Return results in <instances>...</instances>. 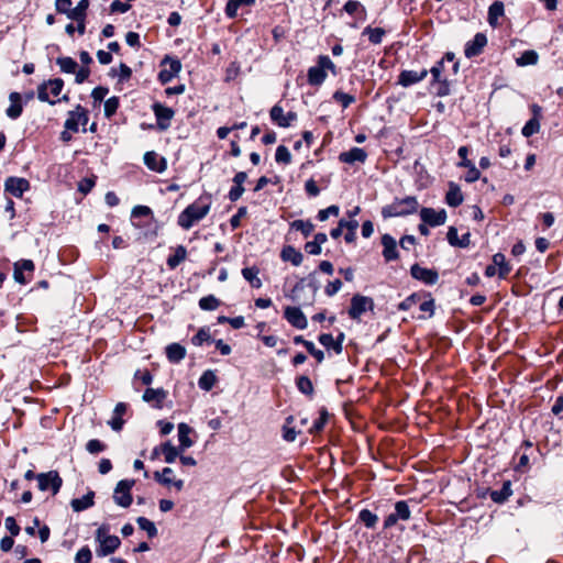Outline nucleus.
I'll list each match as a JSON object with an SVG mask.
<instances>
[{
  "label": "nucleus",
  "mask_w": 563,
  "mask_h": 563,
  "mask_svg": "<svg viewBox=\"0 0 563 563\" xmlns=\"http://www.w3.org/2000/svg\"><path fill=\"white\" fill-rule=\"evenodd\" d=\"M95 493L92 490L88 492L81 498H75L71 500L70 505L74 511L80 512L93 506L95 501Z\"/></svg>",
  "instance_id": "obj_27"
},
{
  "label": "nucleus",
  "mask_w": 563,
  "mask_h": 563,
  "mask_svg": "<svg viewBox=\"0 0 563 563\" xmlns=\"http://www.w3.org/2000/svg\"><path fill=\"white\" fill-rule=\"evenodd\" d=\"M332 98L341 103V106L346 109L347 107H350L353 102H355V97L350 95V93H346V92H343V91H335L332 96Z\"/></svg>",
  "instance_id": "obj_56"
},
{
  "label": "nucleus",
  "mask_w": 563,
  "mask_h": 563,
  "mask_svg": "<svg viewBox=\"0 0 563 563\" xmlns=\"http://www.w3.org/2000/svg\"><path fill=\"white\" fill-rule=\"evenodd\" d=\"M166 356L172 363H179L186 356V349L179 343H172L166 347Z\"/></svg>",
  "instance_id": "obj_30"
},
{
  "label": "nucleus",
  "mask_w": 563,
  "mask_h": 563,
  "mask_svg": "<svg viewBox=\"0 0 563 563\" xmlns=\"http://www.w3.org/2000/svg\"><path fill=\"white\" fill-rule=\"evenodd\" d=\"M374 309V300L371 297L356 294L351 299L349 316L353 320H358L367 310Z\"/></svg>",
  "instance_id": "obj_9"
},
{
  "label": "nucleus",
  "mask_w": 563,
  "mask_h": 563,
  "mask_svg": "<svg viewBox=\"0 0 563 563\" xmlns=\"http://www.w3.org/2000/svg\"><path fill=\"white\" fill-rule=\"evenodd\" d=\"M56 64L59 66L60 70L65 74H74L78 68L77 62L69 57L63 56L56 59Z\"/></svg>",
  "instance_id": "obj_39"
},
{
  "label": "nucleus",
  "mask_w": 563,
  "mask_h": 563,
  "mask_svg": "<svg viewBox=\"0 0 563 563\" xmlns=\"http://www.w3.org/2000/svg\"><path fill=\"white\" fill-rule=\"evenodd\" d=\"M444 70L443 59L438 60L430 69L432 80L434 82H445V79L442 78V73Z\"/></svg>",
  "instance_id": "obj_60"
},
{
  "label": "nucleus",
  "mask_w": 563,
  "mask_h": 563,
  "mask_svg": "<svg viewBox=\"0 0 563 563\" xmlns=\"http://www.w3.org/2000/svg\"><path fill=\"white\" fill-rule=\"evenodd\" d=\"M428 73L429 71L426 68H423L421 71L402 70L398 76L397 84L402 87H409L422 81L427 77Z\"/></svg>",
  "instance_id": "obj_19"
},
{
  "label": "nucleus",
  "mask_w": 563,
  "mask_h": 563,
  "mask_svg": "<svg viewBox=\"0 0 563 563\" xmlns=\"http://www.w3.org/2000/svg\"><path fill=\"white\" fill-rule=\"evenodd\" d=\"M174 471L170 467H164L162 472H155L154 478L162 485L169 486L172 485V478Z\"/></svg>",
  "instance_id": "obj_57"
},
{
  "label": "nucleus",
  "mask_w": 563,
  "mask_h": 563,
  "mask_svg": "<svg viewBox=\"0 0 563 563\" xmlns=\"http://www.w3.org/2000/svg\"><path fill=\"white\" fill-rule=\"evenodd\" d=\"M367 158V153L361 147H352L346 152L339 155L341 163L353 165L354 163H364Z\"/></svg>",
  "instance_id": "obj_22"
},
{
  "label": "nucleus",
  "mask_w": 563,
  "mask_h": 563,
  "mask_svg": "<svg viewBox=\"0 0 563 563\" xmlns=\"http://www.w3.org/2000/svg\"><path fill=\"white\" fill-rule=\"evenodd\" d=\"M128 410V405L125 402H118L113 409V415L111 420L108 422L112 430L120 431L123 428L124 420L122 419L123 415Z\"/></svg>",
  "instance_id": "obj_25"
},
{
  "label": "nucleus",
  "mask_w": 563,
  "mask_h": 563,
  "mask_svg": "<svg viewBox=\"0 0 563 563\" xmlns=\"http://www.w3.org/2000/svg\"><path fill=\"white\" fill-rule=\"evenodd\" d=\"M342 282L340 279H334L329 282L324 287V294L328 297H333L335 294H338L342 288Z\"/></svg>",
  "instance_id": "obj_63"
},
{
  "label": "nucleus",
  "mask_w": 563,
  "mask_h": 563,
  "mask_svg": "<svg viewBox=\"0 0 563 563\" xmlns=\"http://www.w3.org/2000/svg\"><path fill=\"white\" fill-rule=\"evenodd\" d=\"M363 34H367L368 35V40L372 44H380L382 41H383V37L385 35V30L382 29V27H371V26H367L364 29V32Z\"/></svg>",
  "instance_id": "obj_48"
},
{
  "label": "nucleus",
  "mask_w": 563,
  "mask_h": 563,
  "mask_svg": "<svg viewBox=\"0 0 563 563\" xmlns=\"http://www.w3.org/2000/svg\"><path fill=\"white\" fill-rule=\"evenodd\" d=\"M136 522L140 527V529L146 531L148 538H154L157 536V528L155 527L154 522L145 517H139L136 519Z\"/></svg>",
  "instance_id": "obj_49"
},
{
  "label": "nucleus",
  "mask_w": 563,
  "mask_h": 563,
  "mask_svg": "<svg viewBox=\"0 0 563 563\" xmlns=\"http://www.w3.org/2000/svg\"><path fill=\"white\" fill-rule=\"evenodd\" d=\"M144 164L148 169L156 173H163L167 168L166 159L154 151H148L144 154Z\"/></svg>",
  "instance_id": "obj_20"
},
{
  "label": "nucleus",
  "mask_w": 563,
  "mask_h": 563,
  "mask_svg": "<svg viewBox=\"0 0 563 563\" xmlns=\"http://www.w3.org/2000/svg\"><path fill=\"white\" fill-rule=\"evenodd\" d=\"M89 7L88 0H80L78 4L70 10L69 18L70 20H85L86 19V11Z\"/></svg>",
  "instance_id": "obj_44"
},
{
  "label": "nucleus",
  "mask_w": 563,
  "mask_h": 563,
  "mask_svg": "<svg viewBox=\"0 0 563 563\" xmlns=\"http://www.w3.org/2000/svg\"><path fill=\"white\" fill-rule=\"evenodd\" d=\"M220 303V300L213 295L205 296L198 302L199 308L205 311H213L219 308Z\"/></svg>",
  "instance_id": "obj_45"
},
{
  "label": "nucleus",
  "mask_w": 563,
  "mask_h": 563,
  "mask_svg": "<svg viewBox=\"0 0 563 563\" xmlns=\"http://www.w3.org/2000/svg\"><path fill=\"white\" fill-rule=\"evenodd\" d=\"M280 257L285 262H290L294 266H299L303 260L302 254L290 245L282 250Z\"/></svg>",
  "instance_id": "obj_29"
},
{
  "label": "nucleus",
  "mask_w": 563,
  "mask_h": 563,
  "mask_svg": "<svg viewBox=\"0 0 563 563\" xmlns=\"http://www.w3.org/2000/svg\"><path fill=\"white\" fill-rule=\"evenodd\" d=\"M30 190V181L23 177H8L4 180V191L21 198L25 191Z\"/></svg>",
  "instance_id": "obj_12"
},
{
  "label": "nucleus",
  "mask_w": 563,
  "mask_h": 563,
  "mask_svg": "<svg viewBox=\"0 0 563 563\" xmlns=\"http://www.w3.org/2000/svg\"><path fill=\"white\" fill-rule=\"evenodd\" d=\"M255 3V0H228L224 12L229 19H234L238 15V11L242 7H251Z\"/></svg>",
  "instance_id": "obj_28"
},
{
  "label": "nucleus",
  "mask_w": 563,
  "mask_h": 563,
  "mask_svg": "<svg viewBox=\"0 0 563 563\" xmlns=\"http://www.w3.org/2000/svg\"><path fill=\"white\" fill-rule=\"evenodd\" d=\"M88 120V111L82 106L77 104L74 110L68 112L64 128L70 130L73 133H77L79 125L85 126Z\"/></svg>",
  "instance_id": "obj_10"
},
{
  "label": "nucleus",
  "mask_w": 563,
  "mask_h": 563,
  "mask_svg": "<svg viewBox=\"0 0 563 563\" xmlns=\"http://www.w3.org/2000/svg\"><path fill=\"white\" fill-rule=\"evenodd\" d=\"M463 200H464V197H463L460 186L456 185L455 183L451 181L449 184V190L445 195V202L450 207L455 208V207H459L460 205H462Z\"/></svg>",
  "instance_id": "obj_26"
},
{
  "label": "nucleus",
  "mask_w": 563,
  "mask_h": 563,
  "mask_svg": "<svg viewBox=\"0 0 563 563\" xmlns=\"http://www.w3.org/2000/svg\"><path fill=\"white\" fill-rule=\"evenodd\" d=\"M291 229L302 233L305 238H308L314 230V225L311 221L307 220H295L290 224Z\"/></svg>",
  "instance_id": "obj_43"
},
{
  "label": "nucleus",
  "mask_w": 563,
  "mask_h": 563,
  "mask_svg": "<svg viewBox=\"0 0 563 563\" xmlns=\"http://www.w3.org/2000/svg\"><path fill=\"white\" fill-rule=\"evenodd\" d=\"M493 264L498 268V276L500 278H506L511 272V267L507 263L503 253H496L493 255Z\"/></svg>",
  "instance_id": "obj_35"
},
{
  "label": "nucleus",
  "mask_w": 563,
  "mask_h": 563,
  "mask_svg": "<svg viewBox=\"0 0 563 563\" xmlns=\"http://www.w3.org/2000/svg\"><path fill=\"white\" fill-rule=\"evenodd\" d=\"M395 512L396 516L402 521L409 520L411 516L410 508L406 500H399L395 504Z\"/></svg>",
  "instance_id": "obj_51"
},
{
  "label": "nucleus",
  "mask_w": 563,
  "mask_h": 563,
  "mask_svg": "<svg viewBox=\"0 0 563 563\" xmlns=\"http://www.w3.org/2000/svg\"><path fill=\"white\" fill-rule=\"evenodd\" d=\"M210 208L211 197L200 196L179 213L177 224L184 230H189L209 213Z\"/></svg>",
  "instance_id": "obj_1"
},
{
  "label": "nucleus",
  "mask_w": 563,
  "mask_h": 563,
  "mask_svg": "<svg viewBox=\"0 0 563 563\" xmlns=\"http://www.w3.org/2000/svg\"><path fill=\"white\" fill-rule=\"evenodd\" d=\"M109 528L101 526L96 532V539L100 543L97 554L99 556H107L112 554L121 544L119 537L108 534Z\"/></svg>",
  "instance_id": "obj_5"
},
{
  "label": "nucleus",
  "mask_w": 563,
  "mask_h": 563,
  "mask_svg": "<svg viewBox=\"0 0 563 563\" xmlns=\"http://www.w3.org/2000/svg\"><path fill=\"white\" fill-rule=\"evenodd\" d=\"M505 8L501 1H495L488 8L487 21L490 26L495 27L498 25V19L504 15Z\"/></svg>",
  "instance_id": "obj_31"
},
{
  "label": "nucleus",
  "mask_w": 563,
  "mask_h": 563,
  "mask_svg": "<svg viewBox=\"0 0 563 563\" xmlns=\"http://www.w3.org/2000/svg\"><path fill=\"white\" fill-rule=\"evenodd\" d=\"M421 298H422V295L418 294V292H415V294H411L410 296H408L407 298H405L399 305H398V309L399 310H402V311H406V310H409L411 309L413 306H416L417 303H419L421 301Z\"/></svg>",
  "instance_id": "obj_54"
},
{
  "label": "nucleus",
  "mask_w": 563,
  "mask_h": 563,
  "mask_svg": "<svg viewBox=\"0 0 563 563\" xmlns=\"http://www.w3.org/2000/svg\"><path fill=\"white\" fill-rule=\"evenodd\" d=\"M319 343L324 346L327 350H333L336 354H341L343 346L340 342H336L335 339L330 333H322L318 338Z\"/></svg>",
  "instance_id": "obj_36"
},
{
  "label": "nucleus",
  "mask_w": 563,
  "mask_h": 563,
  "mask_svg": "<svg viewBox=\"0 0 563 563\" xmlns=\"http://www.w3.org/2000/svg\"><path fill=\"white\" fill-rule=\"evenodd\" d=\"M511 494H512L511 482L506 481L503 483V486L500 489L490 492V498L495 503L503 504L511 496Z\"/></svg>",
  "instance_id": "obj_32"
},
{
  "label": "nucleus",
  "mask_w": 563,
  "mask_h": 563,
  "mask_svg": "<svg viewBox=\"0 0 563 563\" xmlns=\"http://www.w3.org/2000/svg\"><path fill=\"white\" fill-rule=\"evenodd\" d=\"M187 257V250L185 246L183 245H178L176 249H175V252L174 254L169 255L167 257V266L170 268V269H175L181 262H184Z\"/></svg>",
  "instance_id": "obj_34"
},
{
  "label": "nucleus",
  "mask_w": 563,
  "mask_h": 563,
  "mask_svg": "<svg viewBox=\"0 0 563 563\" xmlns=\"http://www.w3.org/2000/svg\"><path fill=\"white\" fill-rule=\"evenodd\" d=\"M190 432L191 428L187 423L181 422L178 424V440L181 450L192 446L194 442L189 438Z\"/></svg>",
  "instance_id": "obj_37"
},
{
  "label": "nucleus",
  "mask_w": 563,
  "mask_h": 563,
  "mask_svg": "<svg viewBox=\"0 0 563 563\" xmlns=\"http://www.w3.org/2000/svg\"><path fill=\"white\" fill-rule=\"evenodd\" d=\"M486 45V35L484 33H476L474 38L466 43L464 54L467 58L478 56Z\"/></svg>",
  "instance_id": "obj_18"
},
{
  "label": "nucleus",
  "mask_w": 563,
  "mask_h": 563,
  "mask_svg": "<svg viewBox=\"0 0 563 563\" xmlns=\"http://www.w3.org/2000/svg\"><path fill=\"white\" fill-rule=\"evenodd\" d=\"M258 274H260V269L256 266L244 267L242 269V276L244 277L245 280H247L250 283V285L253 288L262 287V280L258 277Z\"/></svg>",
  "instance_id": "obj_33"
},
{
  "label": "nucleus",
  "mask_w": 563,
  "mask_h": 563,
  "mask_svg": "<svg viewBox=\"0 0 563 563\" xmlns=\"http://www.w3.org/2000/svg\"><path fill=\"white\" fill-rule=\"evenodd\" d=\"M358 520L368 529H374L377 525L378 517L368 509H362L358 512Z\"/></svg>",
  "instance_id": "obj_40"
},
{
  "label": "nucleus",
  "mask_w": 563,
  "mask_h": 563,
  "mask_svg": "<svg viewBox=\"0 0 563 563\" xmlns=\"http://www.w3.org/2000/svg\"><path fill=\"white\" fill-rule=\"evenodd\" d=\"M211 340L210 331L207 328H201L198 332L191 338V343L196 346H201L203 343L209 342Z\"/></svg>",
  "instance_id": "obj_55"
},
{
  "label": "nucleus",
  "mask_w": 563,
  "mask_h": 563,
  "mask_svg": "<svg viewBox=\"0 0 563 563\" xmlns=\"http://www.w3.org/2000/svg\"><path fill=\"white\" fill-rule=\"evenodd\" d=\"M294 421V417L289 416L286 418V422L283 427V439L287 442H294L297 438V431L290 424Z\"/></svg>",
  "instance_id": "obj_50"
},
{
  "label": "nucleus",
  "mask_w": 563,
  "mask_h": 563,
  "mask_svg": "<svg viewBox=\"0 0 563 563\" xmlns=\"http://www.w3.org/2000/svg\"><path fill=\"white\" fill-rule=\"evenodd\" d=\"M162 453L164 455L166 463H173L177 459L179 452L176 446H174L170 442H166L162 444Z\"/></svg>",
  "instance_id": "obj_52"
},
{
  "label": "nucleus",
  "mask_w": 563,
  "mask_h": 563,
  "mask_svg": "<svg viewBox=\"0 0 563 563\" xmlns=\"http://www.w3.org/2000/svg\"><path fill=\"white\" fill-rule=\"evenodd\" d=\"M284 318L296 329L305 330L308 327V320L299 307L287 306Z\"/></svg>",
  "instance_id": "obj_16"
},
{
  "label": "nucleus",
  "mask_w": 563,
  "mask_h": 563,
  "mask_svg": "<svg viewBox=\"0 0 563 563\" xmlns=\"http://www.w3.org/2000/svg\"><path fill=\"white\" fill-rule=\"evenodd\" d=\"M423 297H428L427 300L420 302L419 305V309L420 311L422 312H427L428 313V317H432L433 313H434V299L431 297L430 294H426L423 295Z\"/></svg>",
  "instance_id": "obj_62"
},
{
  "label": "nucleus",
  "mask_w": 563,
  "mask_h": 563,
  "mask_svg": "<svg viewBox=\"0 0 563 563\" xmlns=\"http://www.w3.org/2000/svg\"><path fill=\"white\" fill-rule=\"evenodd\" d=\"M167 398V391L163 388H146L143 394V400L152 404L154 408H163V404Z\"/></svg>",
  "instance_id": "obj_21"
},
{
  "label": "nucleus",
  "mask_w": 563,
  "mask_h": 563,
  "mask_svg": "<svg viewBox=\"0 0 563 563\" xmlns=\"http://www.w3.org/2000/svg\"><path fill=\"white\" fill-rule=\"evenodd\" d=\"M419 202L415 196H407L405 198H396L391 203L382 208V216L384 219L406 217L415 213L418 210Z\"/></svg>",
  "instance_id": "obj_2"
},
{
  "label": "nucleus",
  "mask_w": 563,
  "mask_h": 563,
  "mask_svg": "<svg viewBox=\"0 0 563 563\" xmlns=\"http://www.w3.org/2000/svg\"><path fill=\"white\" fill-rule=\"evenodd\" d=\"M540 119L537 117H532L530 120L526 122L521 130V133L523 136L530 137L540 131Z\"/></svg>",
  "instance_id": "obj_46"
},
{
  "label": "nucleus",
  "mask_w": 563,
  "mask_h": 563,
  "mask_svg": "<svg viewBox=\"0 0 563 563\" xmlns=\"http://www.w3.org/2000/svg\"><path fill=\"white\" fill-rule=\"evenodd\" d=\"M383 256L386 262L396 261L398 258L397 243L396 240L389 235L384 234L382 236Z\"/></svg>",
  "instance_id": "obj_24"
},
{
  "label": "nucleus",
  "mask_w": 563,
  "mask_h": 563,
  "mask_svg": "<svg viewBox=\"0 0 563 563\" xmlns=\"http://www.w3.org/2000/svg\"><path fill=\"white\" fill-rule=\"evenodd\" d=\"M271 120L279 128H289L297 120V113L289 111L284 113L283 107L275 104L269 111Z\"/></svg>",
  "instance_id": "obj_14"
},
{
  "label": "nucleus",
  "mask_w": 563,
  "mask_h": 563,
  "mask_svg": "<svg viewBox=\"0 0 563 563\" xmlns=\"http://www.w3.org/2000/svg\"><path fill=\"white\" fill-rule=\"evenodd\" d=\"M35 269V265L31 260H20L13 265V278L20 285H25L30 282L31 277H26L24 273H29L32 276Z\"/></svg>",
  "instance_id": "obj_15"
},
{
  "label": "nucleus",
  "mask_w": 563,
  "mask_h": 563,
  "mask_svg": "<svg viewBox=\"0 0 563 563\" xmlns=\"http://www.w3.org/2000/svg\"><path fill=\"white\" fill-rule=\"evenodd\" d=\"M217 383V376L210 369L202 373L198 379V386L200 389L209 391L213 388Z\"/></svg>",
  "instance_id": "obj_38"
},
{
  "label": "nucleus",
  "mask_w": 563,
  "mask_h": 563,
  "mask_svg": "<svg viewBox=\"0 0 563 563\" xmlns=\"http://www.w3.org/2000/svg\"><path fill=\"white\" fill-rule=\"evenodd\" d=\"M275 161L278 164L288 165L291 162V154L285 145H279L276 148Z\"/></svg>",
  "instance_id": "obj_53"
},
{
  "label": "nucleus",
  "mask_w": 563,
  "mask_h": 563,
  "mask_svg": "<svg viewBox=\"0 0 563 563\" xmlns=\"http://www.w3.org/2000/svg\"><path fill=\"white\" fill-rule=\"evenodd\" d=\"M420 219L430 227H439L446 221V211L444 209L435 210L424 207L420 210Z\"/></svg>",
  "instance_id": "obj_13"
},
{
  "label": "nucleus",
  "mask_w": 563,
  "mask_h": 563,
  "mask_svg": "<svg viewBox=\"0 0 563 563\" xmlns=\"http://www.w3.org/2000/svg\"><path fill=\"white\" fill-rule=\"evenodd\" d=\"M296 386L298 390L307 396H312L314 388L311 379L308 376L301 375L296 379Z\"/></svg>",
  "instance_id": "obj_42"
},
{
  "label": "nucleus",
  "mask_w": 563,
  "mask_h": 563,
  "mask_svg": "<svg viewBox=\"0 0 563 563\" xmlns=\"http://www.w3.org/2000/svg\"><path fill=\"white\" fill-rule=\"evenodd\" d=\"M410 274L415 279L426 285H434L439 279V274L435 269L426 268L419 264H413L411 266Z\"/></svg>",
  "instance_id": "obj_17"
},
{
  "label": "nucleus",
  "mask_w": 563,
  "mask_h": 563,
  "mask_svg": "<svg viewBox=\"0 0 563 563\" xmlns=\"http://www.w3.org/2000/svg\"><path fill=\"white\" fill-rule=\"evenodd\" d=\"M327 70H330L333 75L336 74V67L333 62L327 55H320L317 60V65L308 69L307 79L311 86H320L327 78Z\"/></svg>",
  "instance_id": "obj_3"
},
{
  "label": "nucleus",
  "mask_w": 563,
  "mask_h": 563,
  "mask_svg": "<svg viewBox=\"0 0 563 563\" xmlns=\"http://www.w3.org/2000/svg\"><path fill=\"white\" fill-rule=\"evenodd\" d=\"M152 111L156 118L157 128L161 131H166L170 126V121L175 115V111L161 102H154L152 104Z\"/></svg>",
  "instance_id": "obj_11"
},
{
  "label": "nucleus",
  "mask_w": 563,
  "mask_h": 563,
  "mask_svg": "<svg viewBox=\"0 0 563 563\" xmlns=\"http://www.w3.org/2000/svg\"><path fill=\"white\" fill-rule=\"evenodd\" d=\"M539 60V55L533 49L525 51L520 57L516 59L518 66L536 65Z\"/></svg>",
  "instance_id": "obj_41"
},
{
  "label": "nucleus",
  "mask_w": 563,
  "mask_h": 563,
  "mask_svg": "<svg viewBox=\"0 0 563 563\" xmlns=\"http://www.w3.org/2000/svg\"><path fill=\"white\" fill-rule=\"evenodd\" d=\"M134 484V479H122L118 482L113 490V500L118 506L123 508L131 506L133 501L131 490Z\"/></svg>",
  "instance_id": "obj_7"
},
{
  "label": "nucleus",
  "mask_w": 563,
  "mask_h": 563,
  "mask_svg": "<svg viewBox=\"0 0 563 563\" xmlns=\"http://www.w3.org/2000/svg\"><path fill=\"white\" fill-rule=\"evenodd\" d=\"M340 212V208L336 205H332L325 209L319 210L317 214V219L321 222L327 221L330 216L338 217Z\"/></svg>",
  "instance_id": "obj_59"
},
{
  "label": "nucleus",
  "mask_w": 563,
  "mask_h": 563,
  "mask_svg": "<svg viewBox=\"0 0 563 563\" xmlns=\"http://www.w3.org/2000/svg\"><path fill=\"white\" fill-rule=\"evenodd\" d=\"M181 70V63L178 58L165 56L162 60V69L158 73V80L165 85L172 81Z\"/></svg>",
  "instance_id": "obj_8"
},
{
  "label": "nucleus",
  "mask_w": 563,
  "mask_h": 563,
  "mask_svg": "<svg viewBox=\"0 0 563 563\" xmlns=\"http://www.w3.org/2000/svg\"><path fill=\"white\" fill-rule=\"evenodd\" d=\"M120 101L119 98L113 96L106 100L104 102V115L107 118H111L113 114H115L118 108H119Z\"/></svg>",
  "instance_id": "obj_58"
},
{
  "label": "nucleus",
  "mask_w": 563,
  "mask_h": 563,
  "mask_svg": "<svg viewBox=\"0 0 563 563\" xmlns=\"http://www.w3.org/2000/svg\"><path fill=\"white\" fill-rule=\"evenodd\" d=\"M10 106L5 110V114L11 120H16L23 112L22 97L19 92H11L9 95Z\"/></svg>",
  "instance_id": "obj_23"
},
{
  "label": "nucleus",
  "mask_w": 563,
  "mask_h": 563,
  "mask_svg": "<svg viewBox=\"0 0 563 563\" xmlns=\"http://www.w3.org/2000/svg\"><path fill=\"white\" fill-rule=\"evenodd\" d=\"M36 481L37 487L41 492H51L52 495H56L63 485V478L59 476L57 471L40 473L36 476Z\"/></svg>",
  "instance_id": "obj_6"
},
{
  "label": "nucleus",
  "mask_w": 563,
  "mask_h": 563,
  "mask_svg": "<svg viewBox=\"0 0 563 563\" xmlns=\"http://www.w3.org/2000/svg\"><path fill=\"white\" fill-rule=\"evenodd\" d=\"M86 449L89 453L97 454L106 450V444L98 439H92L87 442Z\"/></svg>",
  "instance_id": "obj_64"
},
{
  "label": "nucleus",
  "mask_w": 563,
  "mask_h": 563,
  "mask_svg": "<svg viewBox=\"0 0 563 563\" xmlns=\"http://www.w3.org/2000/svg\"><path fill=\"white\" fill-rule=\"evenodd\" d=\"M64 88V80L60 78L48 79L37 87V98L42 102H48L54 106Z\"/></svg>",
  "instance_id": "obj_4"
},
{
  "label": "nucleus",
  "mask_w": 563,
  "mask_h": 563,
  "mask_svg": "<svg viewBox=\"0 0 563 563\" xmlns=\"http://www.w3.org/2000/svg\"><path fill=\"white\" fill-rule=\"evenodd\" d=\"M91 559V550L86 545L77 551L75 556V563H90Z\"/></svg>",
  "instance_id": "obj_61"
},
{
  "label": "nucleus",
  "mask_w": 563,
  "mask_h": 563,
  "mask_svg": "<svg viewBox=\"0 0 563 563\" xmlns=\"http://www.w3.org/2000/svg\"><path fill=\"white\" fill-rule=\"evenodd\" d=\"M329 413L325 408H321L320 416L318 419H316L312 423V426L309 429L310 434L319 433L323 430L327 421H328Z\"/></svg>",
  "instance_id": "obj_47"
}]
</instances>
